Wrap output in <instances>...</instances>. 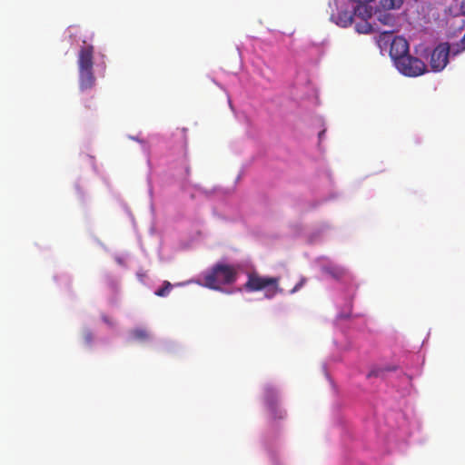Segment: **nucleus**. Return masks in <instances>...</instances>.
<instances>
[{"mask_svg":"<svg viewBox=\"0 0 465 465\" xmlns=\"http://www.w3.org/2000/svg\"><path fill=\"white\" fill-rule=\"evenodd\" d=\"M460 13H461V15H465V0H461V3H460Z\"/></svg>","mask_w":465,"mask_h":465,"instance_id":"f3484780","label":"nucleus"},{"mask_svg":"<svg viewBox=\"0 0 465 465\" xmlns=\"http://www.w3.org/2000/svg\"><path fill=\"white\" fill-rule=\"evenodd\" d=\"M380 3L383 9L392 10L399 9L403 4V0H381Z\"/></svg>","mask_w":465,"mask_h":465,"instance_id":"1a4fd4ad","label":"nucleus"},{"mask_svg":"<svg viewBox=\"0 0 465 465\" xmlns=\"http://www.w3.org/2000/svg\"><path fill=\"white\" fill-rule=\"evenodd\" d=\"M324 134V131H322L320 134H319V138L322 139V135Z\"/></svg>","mask_w":465,"mask_h":465,"instance_id":"6ab92c4d","label":"nucleus"},{"mask_svg":"<svg viewBox=\"0 0 465 465\" xmlns=\"http://www.w3.org/2000/svg\"><path fill=\"white\" fill-rule=\"evenodd\" d=\"M465 50V44L460 40L450 46V54L457 55Z\"/></svg>","mask_w":465,"mask_h":465,"instance_id":"ddd939ff","label":"nucleus"},{"mask_svg":"<svg viewBox=\"0 0 465 465\" xmlns=\"http://www.w3.org/2000/svg\"><path fill=\"white\" fill-rule=\"evenodd\" d=\"M395 66L402 74L410 77L421 75L427 71L424 62L411 55L401 58Z\"/></svg>","mask_w":465,"mask_h":465,"instance_id":"20e7f679","label":"nucleus"},{"mask_svg":"<svg viewBox=\"0 0 465 465\" xmlns=\"http://www.w3.org/2000/svg\"><path fill=\"white\" fill-rule=\"evenodd\" d=\"M450 45L448 43H440L430 54V66L433 72L442 71L449 63Z\"/></svg>","mask_w":465,"mask_h":465,"instance_id":"423d86ee","label":"nucleus"},{"mask_svg":"<svg viewBox=\"0 0 465 465\" xmlns=\"http://www.w3.org/2000/svg\"><path fill=\"white\" fill-rule=\"evenodd\" d=\"M103 319H104V321L106 323H108V324L110 323V322H109V320L107 319V317H105V316H104Z\"/></svg>","mask_w":465,"mask_h":465,"instance_id":"aec40b11","label":"nucleus"},{"mask_svg":"<svg viewBox=\"0 0 465 465\" xmlns=\"http://www.w3.org/2000/svg\"><path fill=\"white\" fill-rule=\"evenodd\" d=\"M376 15H377V20L381 24H382L384 25L393 26L395 18L392 15H391L389 13H385V12H379L378 14H376Z\"/></svg>","mask_w":465,"mask_h":465,"instance_id":"6e6552de","label":"nucleus"},{"mask_svg":"<svg viewBox=\"0 0 465 465\" xmlns=\"http://www.w3.org/2000/svg\"><path fill=\"white\" fill-rule=\"evenodd\" d=\"M392 31H382L381 34L382 35H387V34H391Z\"/></svg>","mask_w":465,"mask_h":465,"instance_id":"a211bd4d","label":"nucleus"},{"mask_svg":"<svg viewBox=\"0 0 465 465\" xmlns=\"http://www.w3.org/2000/svg\"><path fill=\"white\" fill-rule=\"evenodd\" d=\"M237 276V266L218 262L203 275V284L210 289L220 290L223 285L234 283Z\"/></svg>","mask_w":465,"mask_h":465,"instance_id":"f257e3e1","label":"nucleus"},{"mask_svg":"<svg viewBox=\"0 0 465 465\" xmlns=\"http://www.w3.org/2000/svg\"><path fill=\"white\" fill-rule=\"evenodd\" d=\"M84 339L87 344H90L93 341V334L90 331H86L84 333Z\"/></svg>","mask_w":465,"mask_h":465,"instance_id":"2eb2a0df","label":"nucleus"},{"mask_svg":"<svg viewBox=\"0 0 465 465\" xmlns=\"http://www.w3.org/2000/svg\"><path fill=\"white\" fill-rule=\"evenodd\" d=\"M172 288L173 285L168 281H164L163 286L155 291L154 294L159 297H166L170 293Z\"/></svg>","mask_w":465,"mask_h":465,"instance_id":"9d476101","label":"nucleus"},{"mask_svg":"<svg viewBox=\"0 0 465 465\" xmlns=\"http://www.w3.org/2000/svg\"><path fill=\"white\" fill-rule=\"evenodd\" d=\"M94 53V46L84 41L77 57L79 86L81 90H87L94 85L95 77L93 71Z\"/></svg>","mask_w":465,"mask_h":465,"instance_id":"f03ea898","label":"nucleus"},{"mask_svg":"<svg viewBox=\"0 0 465 465\" xmlns=\"http://www.w3.org/2000/svg\"><path fill=\"white\" fill-rule=\"evenodd\" d=\"M355 3H358L360 5H366L370 2H372L373 0H352Z\"/></svg>","mask_w":465,"mask_h":465,"instance_id":"dca6fc26","label":"nucleus"},{"mask_svg":"<svg viewBox=\"0 0 465 465\" xmlns=\"http://www.w3.org/2000/svg\"><path fill=\"white\" fill-rule=\"evenodd\" d=\"M409 55V44L407 40L401 36L394 37L390 48V56L393 60L394 64H397V62L401 60V58Z\"/></svg>","mask_w":465,"mask_h":465,"instance_id":"0eeeda50","label":"nucleus"},{"mask_svg":"<svg viewBox=\"0 0 465 465\" xmlns=\"http://www.w3.org/2000/svg\"><path fill=\"white\" fill-rule=\"evenodd\" d=\"M305 278H302L300 282L292 289L291 293H294L299 291L305 283Z\"/></svg>","mask_w":465,"mask_h":465,"instance_id":"4468645a","label":"nucleus"},{"mask_svg":"<svg viewBox=\"0 0 465 465\" xmlns=\"http://www.w3.org/2000/svg\"><path fill=\"white\" fill-rule=\"evenodd\" d=\"M132 335L138 341H146L149 338V334L144 329H135L132 331Z\"/></svg>","mask_w":465,"mask_h":465,"instance_id":"9b49d317","label":"nucleus"},{"mask_svg":"<svg viewBox=\"0 0 465 465\" xmlns=\"http://www.w3.org/2000/svg\"><path fill=\"white\" fill-rule=\"evenodd\" d=\"M243 288L250 292L265 291V297L267 299H272L278 292H282L279 286L278 277L262 276L256 271L247 273V282L244 283Z\"/></svg>","mask_w":465,"mask_h":465,"instance_id":"7ed1b4c3","label":"nucleus"},{"mask_svg":"<svg viewBox=\"0 0 465 465\" xmlns=\"http://www.w3.org/2000/svg\"><path fill=\"white\" fill-rule=\"evenodd\" d=\"M394 370L393 368H373L369 373H368V378H371V377H383L384 375V372L385 371H392Z\"/></svg>","mask_w":465,"mask_h":465,"instance_id":"f8f14e48","label":"nucleus"},{"mask_svg":"<svg viewBox=\"0 0 465 465\" xmlns=\"http://www.w3.org/2000/svg\"><path fill=\"white\" fill-rule=\"evenodd\" d=\"M264 403L271 419L281 420L285 417V411L280 406L277 391L272 386L264 389Z\"/></svg>","mask_w":465,"mask_h":465,"instance_id":"39448f33","label":"nucleus"}]
</instances>
